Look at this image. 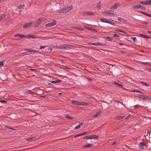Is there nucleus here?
<instances>
[{
  "instance_id": "1",
  "label": "nucleus",
  "mask_w": 151,
  "mask_h": 151,
  "mask_svg": "<svg viewBox=\"0 0 151 151\" xmlns=\"http://www.w3.org/2000/svg\"><path fill=\"white\" fill-rule=\"evenodd\" d=\"M73 8L72 6H70L68 7H65L61 9L58 12L59 13H66L71 10Z\"/></svg>"
},
{
  "instance_id": "2",
  "label": "nucleus",
  "mask_w": 151,
  "mask_h": 151,
  "mask_svg": "<svg viewBox=\"0 0 151 151\" xmlns=\"http://www.w3.org/2000/svg\"><path fill=\"white\" fill-rule=\"evenodd\" d=\"M57 23L56 20L53 19L52 22L47 23L45 25V27H50L55 25Z\"/></svg>"
},
{
  "instance_id": "3",
  "label": "nucleus",
  "mask_w": 151,
  "mask_h": 151,
  "mask_svg": "<svg viewBox=\"0 0 151 151\" xmlns=\"http://www.w3.org/2000/svg\"><path fill=\"white\" fill-rule=\"evenodd\" d=\"M42 20L41 19H39L35 23V25L34 26V27L35 28H36L38 27V26L41 24Z\"/></svg>"
},
{
  "instance_id": "4",
  "label": "nucleus",
  "mask_w": 151,
  "mask_h": 151,
  "mask_svg": "<svg viewBox=\"0 0 151 151\" xmlns=\"http://www.w3.org/2000/svg\"><path fill=\"white\" fill-rule=\"evenodd\" d=\"M140 3L142 4L148 5L151 4V1H141Z\"/></svg>"
},
{
  "instance_id": "5",
  "label": "nucleus",
  "mask_w": 151,
  "mask_h": 151,
  "mask_svg": "<svg viewBox=\"0 0 151 151\" xmlns=\"http://www.w3.org/2000/svg\"><path fill=\"white\" fill-rule=\"evenodd\" d=\"M57 47L59 49H66V50H68L70 48L69 47H68V46H63V45H62V46H57Z\"/></svg>"
},
{
  "instance_id": "6",
  "label": "nucleus",
  "mask_w": 151,
  "mask_h": 151,
  "mask_svg": "<svg viewBox=\"0 0 151 151\" xmlns=\"http://www.w3.org/2000/svg\"><path fill=\"white\" fill-rule=\"evenodd\" d=\"M120 4L119 3H116L115 4L112 6L110 8L111 10H115L117 9L118 6H119Z\"/></svg>"
},
{
  "instance_id": "7",
  "label": "nucleus",
  "mask_w": 151,
  "mask_h": 151,
  "mask_svg": "<svg viewBox=\"0 0 151 151\" xmlns=\"http://www.w3.org/2000/svg\"><path fill=\"white\" fill-rule=\"evenodd\" d=\"M32 23V22L27 23L25 25L23 26V28H26L29 27L31 26Z\"/></svg>"
},
{
  "instance_id": "8",
  "label": "nucleus",
  "mask_w": 151,
  "mask_h": 151,
  "mask_svg": "<svg viewBox=\"0 0 151 151\" xmlns=\"http://www.w3.org/2000/svg\"><path fill=\"white\" fill-rule=\"evenodd\" d=\"M103 14H105L106 15L109 16L110 17H112V16L114 15H115L113 13H111L110 12H104L103 13Z\"/></svg>"
},
{
  "instance_id": "9",
  "label": "nucleus",
  "mask_w": 151,
  "mask_h": 151,
  "mask_svg": "<svg viewBox=\"0 0 151 151\" xmlns=\"http://www.w3.org/2000/svg\"><path fill=\"white\" fill-rule=\"evenodd\" d=\"M138 97L143 100H147L148 99V97L147 96L145 95H140L138 96Z\"/></svg>"
},
{
  "instance_id": "10",
  "label": "nucleus",
  "mask_w": 151,
  "mask_h": 151,
  "mask_svg": "<svg viewBox=\"0 0 151 151\" xmlns=\"http://www.w3.org/2000/svg\"><path fill=\"white\" fill-rule=\"evenodd\" d=\"M145 146V144L143 142H142L139 144V147L141 149H144Z\"/></svg>"
},
{
  "instance_id": "11",
  "label": "nucleus",
  "mask_w": 151,
  "mask_h": 151,
  "mask_svg": "<svg viewBox=\"0 0 151 151\" xmlns=\"http://www.w3.org/2000/svg\"><path fill=\"white\" fill-rule=\"evenodd\" d=\"M24 50L26 51L27 52H33L35 53H36L37 52V50H33V49H27L26 48H25L24 49Z\"/></svg>"
},
{
  "instance_id": "12",
  "label": "nucleus",
  "mask_w": 151,
  "mask_h": 151,
  "mask_svg": "<svg viewBox=\"0 0 151 151\" xmlns=\"http://www.w3.org/2000/svg\"><path fill=\"white\" fill-rule=\"evenodd\" d=\"M14 37H17L19 38H23L25 37L26 38V36L24 35H23L20 34H17L15 35Z\"/></svg>"
},
{
  "instance_id": "13",
  "label": "nucleus",
  "mask_w": 151,
  "mask_h": 151,
  "mask_svg": "<svg viewBox=\"0 0 151 151\" xmlns=\"http://www.w3.org/2000/svg\"><path fill=\"white\" fill-rule=\"evenodd\" d=\"M37 91L39 94L37 93H35L36 94L38 95H42L44 93V91H43V90H41L40 89H38Z\"/></svg>"
},
{
  "instance_id": "14",
  "label": "nucleus",
  "mask_w": 151,
  "mask_h": 151,
  "mask_svg": "<svg viewBox=\"0 0 151 151\" xmlns=\"http://www.w3.org/2000/svg\"><path fill=\"white\" fill-rule=\"evenodd\" d=\"M124 117V116H116L114 119H115L117 120L118 121L122 120Z\"/></svg>"
},
{
  "instance_id": "15",
  "label": "nucleus",
  "mask_w": 151,
  "mask_h": 151,
  "mask_svg": "<svg viewBox=\"0 0 151 151\" xmlns=\"http://www.w3.org/2000/svg\"><path fill=\"white\" fill-rule=\"evenodd\" d=\"M74 28L80 31H82L83 30V27L77 26H75Z\"/></svg>"
},
{
  "instance_id": "16",
  "label": "nucleus",
  "mask_w": 151,
  "mask_h": 151,
  "mask_svg": "<svg viewBox=\"0 0 151 151\" xmlns=\"http://www.w3.org/2000/svg\"><path fill=\"white\" fill-rule=\"evenodd\" d=\"M90 136V139H98L99 137V136L94 135H92Z\"/></svg>"
},
{
  "instance_id": "17",
  "label": "nucleus",
  "mask_w": 151,
  "mask_h": 151,
  "mask_svg": "<svg viewBox=\"0 0 151 151\" xmlns=\"http://www.w3.org/2000/svg\"><path fill=\"white\" fill-rule=\"evenodd\" d=\"M139 36L140 37H143V38H145L147 39H150V37L147 36V35H144L142 34H140Z\"/></svg>"
},
{
  "instance_id": "18",
  "label": "nucleus",
  "mask_w": 151,
  "mask_h": 151,
  "mask_svg": "<svg viewBox=\"0 0 151 151\" xmlns=\"http://www.w3.org/2000/svg\"><path fill=\"white\" fill-rule=\"evenodd\" d=\"M61 81L60 79H58L56 81H52L51 82V83L53 84H56L60 83Z\"/></svg>"
},
{
  "instance_id": "19",
  "label": "nucleus",
  "mask_w": 151,
  "mask_h": 151,
  "mask_svg": "<svg viewBox=\"0 0 151 151\" xmlns=\"http://www.w3.org/2000/svg\"><path fill=\"white\" fill-rule=\"evenodd\" d=\"M72 104L75 105H79V101H76L75 100L73 101H72Z\"/></svg>"
},
{
  "instance_id": "20",
  "label": "nucleus",
  "mask_w": 151,
  "mask_h": 151,
  "mask_svg": "<svg viewBox=\"0 0 151 151\" xmlns=\"http://www.w3.org/2000/svg\"><path fill=\"white\" fill-rule=\"evenodd\" d=\"M101 2L100 1L97 4V6L96 7V9H100L101 6Z\"/></svg>"
},
{
  "instance_id": "21",
  "label": "nucleus",
  "mask_w": 151,
  "mask_h": 151,
  "mask_svg": "<svg viewBox=\"0 0 151 151\" xmlns=\"http://www.w3.org/2000/svg\"><path fill=\"white\" fill-rule=\"evenodd\" d=\"M25 6V5H24L20 4L18 6V8L17 9V10H18V9H23Z\"/></svg>"
},
{
  "instance_id": "22",
  "label": "nucleus",
  "mask_w": 151,
  "mask_h": 151,
  "mask_svg": "<svg viewBox=\"0 0 151 151\" xmlns=\"http://www.w3.org/2000/svg\"><path fill=\"white\" fill-rule=\"evenodd\" d=\"M31 38L33 39H35L36 38V37L33 35H28L27 36H26V38Z\"/></svg>"
},
{
  "instance_id": "23",
  "label": "nucleus",
  "mask_w": 151,
  "mask_h": 151,
  "mask_svg": "<svg viewBox=\"0 0 151 151\" xmlns=\"http://www.w3.org/2000/svg\"><path fill=\"white\" fill-rule=\"evenodd\" d=\"M93 145V144H89L87 145H85L83 146V147L85 148H88L89 147H91Z\"/></svg>"
},
{
  "instance_id": "24",
  "label": "nucleus",
  "mask_w": 151,
  "mask_h": 151,
  "mask_svg": "<svg viewBox=\"0 0 151 151\" xmlns=\"http://www.w3.org/2000/svg\"><path fill=\"white\" fill-rule=\"evenodd\" d=\"M5 17L4 14H1L0 15V21L3 19Z\"/></svg>"
},
{
  "instance_id": "25",
  "label": "nucleus",
  "mask_w": 151,
  "mask_h": 151,
  "mask_svg": "<svg viewBox=\"0 0 151 151\" xmlns=\"http://www.w3.org/2000/svg\"><path fill=\"white\" fill-rule=\"evenodd\" d=\"M101 20L102 22L107 23H108L109 21V20H107L105 19H102Z\"/></svg>"
},
{
  "instance_id": "26",
  "label": "nucleus",
  "mask_w": 151,
  "mask_h": 151,
  "mask_svg": "<svg viewBox=\"0 0 151 151\" xmlns=\"http://www.w3.org/2000/svg\"><path fill=\"white\" fill-rule=\"evenodd\" d=\"M132 7L135 9H139L140 6V5L138 4L137 5H132Z\"/></svg>"
},
{
  "instance_id": "27",
  "label": "nucleus",
  "mask_w": 151,
  "mask_h": 151,
  "mask_svg": "<svg viewBox=\"0 0 151 151\" xmlns=\"http://www.w3.org/2000/svg\"><path fill=\"white\" fill-rule=\"evenodd\" d=\"M27 92L30 94H34L35 93L34 92L30 90H27Z\"/></svg>"
},
{
  "instance_id": "28",
  "label": "nucleus",
  "mask_w": 151,
  "mask_h": 151,
  "mask_svg": "<svg viewBox=\"0 0 151 151\" xmlns=\"http://www.w3.org/2000/svg\"><path fill=\"white\" fill-rule=\"evenodd\" d=\"M65 117L66 119H69L70 120H72L73 119V118L70 117L69 115L68 114H66L65 116Z\"/></svg>"
},
{
  "instance_id": "29",
  "label": "nucleus",
  "mask_w": 151,
  "mask_h": 151,
  "mask_svg": "<svg viewBox=\"0 0 151 151\" xmlns=\"http://www.w3.org/2000/svg\"><path fill=\"white\" fill-rule=\"evenodd\" d=\"M106 45V43H104L102 42L99 43V46H105Z\"/></svg>"
},
{
  "instance_id": "30",
  "label": "nucleus",
  "mask_w": 151,
  "mask_h": 151,
  "mask_svg": "<svg viewBox=\"0 0 151 151\" xmlns=\"http://www.w3.org/2000/svg\"><path fill=\"white\" fill-rule=\"evenodd\" d=\"M101 112H100L97 113L96 114L93 115V117H94V118H96L97 116H98L99 115L101 114Z\"/></svg>"
},
{
  "instance_id": "31",
  "label": "nucleus",
  "mask_w": 151,
  "mask_h": 151,
  "mask_svg": "<svg viewBox=\"0 0 151 151\" xmlns=\"http://www.w3.org/2000/svg\"><path fill=\"white\" fill-rule=\"evenodd\" d=\"M140 83L142 84L143 85V86H148L149 85L147 84L146 83L144 82V81H141L140 82Z\"/></svg>"
},
{
  "instance_id": "32",
  "label": "nucleus",
  "mask_w": 151,
  "mask_h": 151,
  "mask_svg": "<svg viewBox=\"0 0 151 151\" xmlns=\"http://www.w3.org/2000/svg\"><path fill=\"white\" fill-rule=\"evenodd\" d=\"M105 38L107 39L109 41L111 42L112 41V40H113V38L111 37H105Z\"/></svg>"
},
{
  "instance_id": "33",
  "label": "nucleus",
  "mask_w": 151,
  "mask_h": 151,
  "mask_svg": "<svg viewBox=\"0 0 151 151\" xmlns=\"http://www.w3.org/2000/svg\"><path fill=\"white\" fill-rule=\"evenodd\" d=\"M113 83H114V84H115L116 85H117L119 86V87H122V85H121V84L117 83V82H114Z\"/></svg>"
},
{
  "instance_id": "34",
  "label": "nucleus",
  "mask_w": 151,
  "mask_h": 151,
  "mask_svg": "<svg viewBox=\"0 0 151 151\" xmlns=\"http://www.w3.org/2000/svg\"><path fill=\"white\" fill-rule=\"evenodd\" d=\"M85 14H87L88 15H91L92 16L94 14L93 13L91 12H86L85 13Z\"/></svg>"
},
{
  "instance_id": "35",
  "label": "nucleus",
  "mask_w": 151,
  "mask_h": 151,
  "mask_svg": "<svg viewBox=\"0 0 151 151\" xmlns=\"http://www.w3.org/2000/svg\"><path fill=\"white\" fill-rule=\"evenodd\" d=\"M139 9H140L141 10H145L146 9L145 7L143 6V5H140V6Z\"/></svg>"
},
{
  "instance_id": "36",
  "label": "nucleus",
  "mask_w": 151,
  "mask_h": 151,
  "mask_svg": "<svg viewBox=\"0 0 151 151\" xmlns=\"http://www.w3.org/2000/svg\"><path fill=\"white\" fill-rule=\"evenodd\" d=\"M115 30L116 31L120 32L122 33H125V32L123 30H121L120 29H116Z\"/></svg>"
},
{
  "instance_id": "37",
  "label": "nucleus",
  "mask_w": 151,
  "mask_h": 151,
  "mask_svg": "<svg viewBox=\"0 0 151 151\" xmlns=\"http://www.w3.org/2000/svg\"><path fill=\"white\" fill-rule=\"evenodd\" d=\"M89 44L91 45H96L97 46H99V43H93L91 42H90Z\"/></svg>"
},
{
  "instance_id": "38",
  "label": "nucleus",
  "mask_w": 151,
  "mask_h": 151,
  "mask_svg": "<svg viewBox=\"0 0 151 151\" xmlns=\"http://www.w3.org/2000/svg\"><path fill=\"white\" fill-rule=\"evenodd\" d=\"M35 137H29L28 138H27L26 139V140L27 141H30L31 140H32L33 139H34Z\"/></svg>"
},
{
  "instance_id": "39",
  "label": "nucleus",
  "mask_w": 151,
  "mask_h": 151,
  "mask_svg": "<svg viewBox=\"0 0 151 151\" xmlns=\"http://www.w3.org/2000/svg\"><path fill=\"white\" fill-rule=\"evenodd\" d=\"M118 20L120 22H124V20L122 19V18L120 17L118 19Z\"/></svg>"
},
{
  "instance_id": "40",
  "label": "nucleus",
  "mask_w": 151,
  "mask_h": 151,
  "mask_svg": "<svg viewBox=\"0 0 151 151\" xmlns=\"http://www.w3.org/2000/svg\"><path fill=\"white\" fill-rule=\"evenodd\" d=\"M83 139H90V136L88 135V136H86L84 137Z\"/></svg>"
},
{
  "instance_id": "41",
  "label": "nucleus",
  "mask_w": 151,
  "mask_h": 151,
  "mask_svg": "<svg viewBox=\"0 0 151 151\" xmlns=\"http://www.w3.org/2000/svg\"><path fill=\"white\" fill-rule=\"evenodd\" d=\"M0 102L4 104H6L7 103V101L4 100H0Z\"/></svg>"
},
{
  "instance_id": "42",
  "label": "nucleus",
  "mask_w": 151,
  "mask_h": 151,
  "mask_svg": "<svg viewBox=\"0 0 151 151\" xmlns=\"http://www.w3.org/2000/svg\"><path fill=\"white\" fill-rule=\"evenodd\" d=\"M142 63L143 64H148L149 65H151V63L148 62H142Z\"/></svg>"
},
{
  "instance_id": "43",
  "label": "nucleus",
  "mask_w": 151,
  "mask_h": 151,
  "mask_svg": "<svg viewBox=\"0 0 151 151\" xmlns=\"http://www.w3.org/2000/svg\"><path fill=\"white\" fill-rule=\"evenodd\" d=\"M134 92H135L136 93H142V92L139 91H138V90L136 89V90H134L133 91Z\"/></svg>"
},
{
  "instance_id": "44",
  "label": "nucleus",
  "mask_w": 151,
  "mask_h": 151,
  "mask_svg": "<svg viewBox=\"0 0 151 151\" xmlns=\"http://www.w3.org/2000/svg\"><path fill=\"white\" fill-rule=\"evenodd\" d=\"M5 127L6 128H9V129H12V130H15V129H13L12 128H11V127H9V126H5Z\"/></svg>"
},
{
  "instance_id": "45",
  "label": "nucleus",
  "mask_w": 151,
  "mask_h": 151,
  "mask_svg": "<svg viewBox=\"0 0 151 151\" xmlns=\"http://www.w3.org/2000/svg\"><path fill=\"white\" fill-rule=\"evenodd\" d=\"M81 126H80V125H77V126H76V127H75V129H79V128H80L81 127Z\"/></svg>"
},
{
  "instance_id": "46",
  "label": "nucleus",
  "mask_w": 151,
  "mask_h": 151,
  "mask_svg": "<svg viewBox=\"0 0 151 151\" xmlns=\"http://www.w3.org/2000/svg\"><path fill=\"white\" fill-rule=\"evenodd\" d=\"M82 103L83 104V106H87L88 104V103L86 102H83V103Z\"/></svg>"
},
{
  "instance_id": "47",
  "label": "nucleus",
  "mask_w": 151,
  "mask_h": 151,
  "mask_svg": "<svg viewBox=\"0 0 151 151\" xmlns=\"http://www.w3.org/2000/svg\"><path fill=\"white\" fill-rule=\"evenodd\" d=\"M113 37H119V36L117 34H114L113 35Z\"/></svg>"
},
{
  "instance_id": "48",
  "label": "nucleus",
  "mask_w": 151,
  "mask_h": 151,
  "mask_svg": "<svg viewBox=\"0 0 151 151\" xmlns=\"http://www.w3.org/2000/svg\"><path fill=\"white\" fill-rule=\"evenodd\" d=\"M108 23L112 25H114L115 24L114 23L112 22L111 21H110V20L109 21Z\"/></svg>"
},
{
  "instance_id": "49",
  "label": "nucleus",
  "mask_w": 151,
  "mask_h": 151,
  "mask_svg": "<svg viewBox=\"0 0 151 151\" xmlns=\"http://www.w3.org/2000/svg\"><path fill=\"white\" fill-rule=\"evenodd\" d=\"M47 47V46H43L42 45H41L40 46V49H42V48H45V47Z\"/></svg>"
},
{
  "instance_id": "50",
  "label": "nucleus",
  "mask_w": 151,
  "mask_h": 151,
  "mask_svg": "<svg viewBox=\"0 0 151 151\" xmlns=\"http://www.w3.org/2000/svg\"><path fill=\"white\" fill-rule=\"evenodd\" d=\"M131 38L132 39V40H133L134 42H135V41L136 39V37H132Z\"/></svg>"
},
{
  "instance_id": "51",
  "label": "nucleus",
  "mask_w": 151,
  "mask_h": 151,
  "mask_svg": "<svg viewBox=\"0 0 151 151\" xmlns=\"http://www.w3.org/2000/svg\"><path fill=\"white\" fill-rule=\"evenodd\" d=\"M4 65V63L3 62H0V67L1 66H3Z\"/></svg>"
},
{
  "instance_id": "52",
  "label": "nucleus",
  "mask_w": 151,
  "mask_h": 151,
  "mask_svg": "<svg viewBox=\"0 0 151 151\" xmlns=\"http://www.w3.org/2000/svg\"><path fill=\"white\" fill-rule=\"evenodd\" d=\"M83 101L79 102V105L83 106Z\"/></svg>"
},
{
  "instance_id": "53",
  "label": "nucleus",
  "mask_w": 151,
  "mask_h": 151,
  "mask_svg": "<svg viewBox=\"0 0 151 151\" xmlns=\"http://www.w3.org/2000/svg\"><path fill=\"white\" fill-rule=\"evenodd\" d=\"M142 23L144 24H147L148 23V22H142Z\"/></svg>"
},
{
  "instance_id": "54",
  "label": "nucleus",
  "mask_w": 151,
  "mask_h": 151,
  "mask_svg": "<svg viewBox=\"0 0 151 151\" xmlns=\"http://www.w3.org/2000/svg\"><path fill=\"white\" fill-rule=\"evenodd\" d=\"M82 136V134H78L76 135V137H79V136Z\"/></svg>"
},
{
  "instance_id": "55",
  "label": "nucleus",
  "mask_w": 151,
  "mask_h": 151,
  "mask_svg": "<svg viewBox=\"0 0 151 151\" xmlns=\"http://www.w3.org/2000/svg\"><path fill=\"white\" fill-rule=\"evenodd\" d=\"M141 13H142L143 14H145V15H146V16H147V15H148V14H147L145 13V12H142Z\"/></svg>"
},
{
  "instance_id": "56",
  "label": "nucleus",
  "mask_w": 151,
  "mask_h": 151,
  "mask_svg": "<svg viewBox=\"0 0 151 151\" xmlns=\"http://www.w3.org/2000/svg\"><path fill=\"white\" fill-rule=\"evenodd\" d=\"M40 97H42L44 98H45L46 97V96L44 95V96H40Z\"/></svg>"
},
{
  "instance_id": "57",
  "label": "nucleus",
  "mask_w": 151,
  "mask_h": 151,
  "mask_svg": "<svg viewBox=\"0 0 151 151\" xmlns=\"http://www.w3.org/2000/svg\"><path fill=\"white\" fill-rule=\"evenodd\" d=\"M52 50V48H49L48 50H50V51H51Z\"/></svg>"
},
{
  "instance_id": "58",
  "label": "nucleus",
  "mask_w": 151,
  "mask_h": 151,
  "mask_svg": "<svg viewBox=\"0 0 151 151\" xmlns=\"http://www.w3.org/2000/svg\"><path fill=\"white\" fill-rule=\"evenodd\" d=\"M61 63L63 65H64V64H65V63L63 60L61 61Z\"/></svg>"
},
{
  "instance_id": "59",
  "label": "nucleus",
  "mask_w": 151,
  "mask_h": 151,
  "mask_svg": "<svg viewBox=\"0 0 151 151\" xmlns=\"http://www.w3.org/2000/svg\"><path fill=\"white\" fill-rule=\"evenodd\" d=\"M84 123H83V122H81L80 124L79 125H80V126H82L83 124Z\"/></svg>"
},
{
  "instance_id": "60",
  "label": "nucleus",
  "mask_w": 151,
  "mask_h": 151,
  "mask_svg": "<svg viewBox=\"0 0 151 151\" xmlns=\"http://www.w3.org/2000/svg\"><path fill=\"white\" fill-rule=\"evenodd\" d=\"M86 133V132H84L83 133L81 134H82V135L83 136L84 135V134H85Z\"/></svg>"
},
{
  "instance_id": "61",
  "label": "nucleus",
  "mask_w": 151,
  "mask_h": 151,
  "mask_svg": "<svg viewBox=\"0 0 151 151\" xmlns=\"http://www.w3.org/2000/svg\"><path fill=\"white\" fill-rule=\"evenodd\" d=\"M147 16L149 17H151V14H148L147 15Z\"/></svg>"
},
{
  "instance_id": "62",
  "label": "nucleus",
  "mask_w": 151,
  "mask_h": 151,
  "mask_svg": "<svg viewBox=\"0 0 151 151\" xmlns=\"http://www.w3.org/2000/svg\"><path fill=\"white\" fill-rule=\"evenodd\" d=\"M30 70L32 71H35V69H30Z\"/></svg>"
},
{
  "instance_id": "63",
  "label": "nucleus",
  "mask_w": 151,
  "mask_h": 151,
  "mask_svg": "<svg viewBox=\"0 0 151 151\" xmlns=\"http://www.w3.org/2000/svg\"><path fill=\"white\" fill-rule=\"evenodd\" d=\"M147 32H148L149 33V34H151V31H148Z\"/></svg>"
},
{
  "instance_id": "64",
  "label": "nucleus",
  "mask_w": 151,
  "mask_h": 151,
  "mask_svg": "<svg viewBox=\"0 0 151 151\" xmlns=\"http://www.w3.org/2000/svg\"><path fill=\"white\" fill-rule=\"evenodd\" d=\"M138 106V105H136L134 106L135 107V108H137V107Z\"/></svg>"
}]
</instances>
